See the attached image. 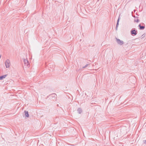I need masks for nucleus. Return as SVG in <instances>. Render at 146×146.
I'll return each mask as SVG.
<instances>
[{
    "instance_id": "f257e3e1",
    "label": "nucleus",
    "mask_w": 146,
    "mask_h": 146,
    "mask_svg": "<svg viewBox=\"0 0 146 146\" xmlns=\"http://www.w3.org/2000/svg\"><path fill=\"white\" fill-rule=\"evenodd\" d=\"M131 35L132 36L136 35L137 33V31L135 29H132L130 31Z\"/></svg>"
},
{
    "instance_id": "f03ea898",
    "label": "nucleus",
    "mask_w": 146,
    "mask_h": 146,
    "mask_svg": "<svg viewBox=\"0 0 146 146\" xmlns=\"http://www.w3.org/2000/svg\"><path fill=\"white\" fill-rule=\"evenodd\" d=\"M6 67L7 68H8L9 67L10 65V62L9 60V59H7L6 61L5 62Z\"/></svg>"
},
{
    "instance_id": "7ed1b4c3",
    "label": "nucleus",
    "mask_w": 146,
    "mask_h": 146,
    "mask_svg": "<svg viewBox=\"0 0 146 146\" xmlns=\"http://www.w3.org/2000/svg\"><path fill=\"white\" fill-rule=\"evenodd\" d=\"M23 62H24V64L25 66L29 67V63L28 61L26 59H23Z\"/></svg>"
},
{
    "instance_id": "20e7f679",
    "label": "nucleus",
    "mask_w": 146,
    "mask_h": 146,
    "mask_svg": "<svg viewBox=\"0 0 146 146\" xmlns=\"http://www.w3.org/2000/svg\"><path fill=\"white\" fill-rule=\"evenodd\" d=\"M116 40L117 43L121 45L123 44L124 42L123 41L120 40L119 39L117 38H116Z\"/></svg>"
},
{
    "instance_id": "39448f33",
    "label": "nucleus",
    "mask_w": 146,
    "mask_h": 146,
    "mask_svg": "<svg viewBox=\"0 0 146 146\" xmlns=\"http://www.w3.org/2000/svg\"><path fill=\"white\" fill-rule=\"evenodd\" d=\"M56 96V94H52L49 96V97L50 98H51L52 97H55Z\"/></svg>"
},
{
    "instance_id": "423d86ee",
    "label": "nucleus",
    "mask_w": 146,
    "mask_h": 146,
    "mask_svg": "<svg viewBox=\"0 0 146 146\" xmlns=\"http://www.w3.org/2000/svg\"><path fill=\"white\" fill-rule=\"evenodd\" d=\"M24 112L25 113V116L27 117H29V115L28 111L25 110L24 111Z\"/></svg>"
},
{
    "instance_id": "0eeeda50",
    "label": "nucleus",
    "mask_w": 146,
    "mask_h": 146,
    "mask_svg": "<svg viewBox=\"0 0 146 146\" xmlns=\"http://www.w3.org/2000/svg\"><path fill=\"white\" fill-rule=\"evenodd\" d=\"M7 76V75H4L3 76H0V80H2L3 78H5L6 76Z\"/></svg>"
},
{
    "instance_id": "6e6552de",
    "label": "nucleus",
    "mask_w": 146,
    "mask_h": 146,
    "mask_svg": "<svg viewBox=\"0 0 146 146\" xmlns=\"http://www.w3.org/2000/svg\"><path fill=\"white\" fill-rule=\"evenodd\" d=\"M139 29L141 30H143L145 28V27L144 26H141V24H139Z\"/></svg>"
},
{
    "instance_id": "1a4fd4ad",
    "label": "nucleus",
    "mask_w": 146,
    "mask_h": 146,
    "mask_svg": "<svg viewBox=\"0 0 146 146\" xmlns=\"http://www.w3.org/2000/svg\"><path fill=\"white\" fill-rule=\"evenodd\" d=\"M77 111L78 113H80L82 112V110L81 108H79L77 110Z\"/></svg>"
},
{
    "instance_id": "9d476101",
    "label": "nucleus",
    "mask_w": 146,
    "mask_h": 146,
    "mask_svg": "<svg viewBox=\"0 0 146 146\" xmlns=\"http://www.w3.org/2000/svg\"><path fill=\"white\" fill-rule=\"evenodd\" d=\"M88 65H89L88 64H87L84 66L82 68H85L87 67Z\"/></svg>"
},
{
    "instance_id": "9b49d317",
    "label": "nucleus",
    "mask_w": 146,
    "mask_h": 146,
    "mask_svg": "<svg viewBox=\"0 0 146 146\" xmlns=\"http://www.w3.org/2000/svg\"><path fill=\"white\" fill-rule=\"evenodd\" d=\"M134 21L137 22V23H138L139 22V20L138 19H135L134 20Z\"/></svg>"
},
{
    "instance_id": "f8f14e48",
    "label": "nucleus",
    "mask_w": 146,
    "mask_h": 146,
    "mask_svg": "<svg viewBox=\"0 0 146 146\" xmlns=\"http://www.w3.org/2000/svg\"><path fill=\"white\" fill-rule=\"evenodd\" d=\"M119 21V20H117V24H116V26H117V27H118V26Z\"/></svg>"
},
{
    "instance_id": "ddd939ff",
    "label": "nucleus",
    "mask_w": 146,
    "mask_h": 146,
    "mask_svg": "<svg viewBox=\"0 0 146 146\" xmlns=\"http://www.w3.org/2000/svg\"><path fill=\"white\" fill-rule=\"evenodd\" d=\"M118 27H117V26H116V30H117V29Z\"/></svg>"
},
{
    "instance_id": "4468645a",
    "label": "nucleus",
    "mask_w": 146,
    "mask_h": 146,
    "mask_svg": "<svg viewBox=\"0 0 146 146\" xmlns=\"http://www.w3.org/2000/svg\"><path fill=\"white\" fill-rule=\"evenodd\" d=\"M120 19V18L119 16V17H118V20H119H119Z\"/></svg>"
}]
</instances>
